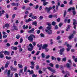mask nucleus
<instances>
[{"mask_svg": "<svg viewBox=\"0 0 77 77\" xmlns=\"http://www.w3.org/2000/svg\"><path fill=\"white\" fill-rule=\"evenodd\" d=\"M55 7V5H54L52 7H49V8L45 7V11L47 12V13H50V10L53 9H54Z\"/></svg>", "mask_w": 77, "mask_h": 77, "instance_id": "f257e3e1", "label": "nucleus"}, {"mask_svg": "<svg viewBox=\"0 0 77 77\" xmlns=\"http://www.w3.org/2000/svg\"><path fill=\"white\" fill-rule=\"evenodd\" d=\"M35 38V36L34 35H30L29 37L28 38V39L29 41H30V42H32L33 41V38Z\"/></svg>", "mask_w": 77, "mask_h": 77, "instance_id": "f03ea898", "label": "nucleus"}, {"mask_svg": "<svg viewBox=\"0 0 77 77\" xmlns=\"http://www.w3.org/2000/svg\"><path fill=\"white\" fill-rule=\"evenodd\" d=\"M71 10L73 11H72V13H73V15H75V14H76V12H75V8L71 7L68 9V11H71Z\"/></svg>", "mask_w": 77, "mask_h": 77, "instance_id": "7ed1b4c3", "label": "nucleus"}, {"mask_svg": "<svg viewBox=\"0 0 77 77\" xmlns=\"http://www.w3.org/2000/svg\"><path fill=\"white\" fill-rule=\"evenodd\" d=\"M47 68L50 71L52 72H53L54 73H55L56 72V71L54 70V69H53V68H51V67L49 66L47 67Z\"/></svg>", "mask_w": 77, "mask_h": 77, "instance_id": "20e7f679", "label": "nucleus"}, {"mask_svg": "<svg viewBox=\"0 0 77 77\" xmlns=\"http://www.w3.org/2000/svg\"><path fill=\"white\" fill-rule=\"evenodd\" d=\"M46 32H47L48 35H51L53 33V31L51 30H48L47 29L45 30Z\"/></svg>", "mask_w": 77, "mask_h": 77, "instance_id": "39448f33", "label": "nucleus"}, {"mask_svg": "<svg viewBox=\"0 0 77 77\" xmlns=\"http://www.w3.org/2000/svg\"><path fill=\"white\" fill-rule=\"evenodd\" d=\"M65 50V48H63L62 49H60V52L59 54H60V55H62L63 54V52Z\"/></svg>", "mask_w": 77, "mask_h": 77, "instance_id": "423d86ee", "label": "nucleus"}, {"mask_svg": "<svg viewBox=\"0 0 77 77\" xmlns=\"http://www.w3.org/2000/svg\"><path fill=\"white\" fill-rule=\"evenodd\" d=\"M66 66L67 68H69V69L70 70H71V66L70 65L69 63H67L66 64Z\"/></svg>", "mask_w": 77, "mask_h": 77, "instance_id": "0eeeda50", "label": "nucleus"}, {"mask_svg": "<svg viewBox=\"0 0 77 77\" xmlns=\"http://www.w3.org/2000/svg\"><path fill=\"white\" fill-rule=\"evenodd\" d=\"M34 30H35V29L32 28L31 30H29L28 32L29 33H34Z\"/></svg>", "mask_w": 77, "mask_h": 77, "instance_id": "6e6552de", "label": "nucleus"}, {"mask_svg": "<svg viewBox=\"0 0 77 77\" xmlns=\"http://www.w3.org/2000/svg\"><path fill=\"white\" fill-rule=\"evenodd\" d=\"M9 63H10V61H7L5 64V68H7L8 67V65H9Z\"/></svg>", "mask_w": 77, "mask_h": 77, "instance_id": "1a4fd4ad", "label": "nucleus"}, {"mask_svg": "<svg viewBox=\"0 0 77 77\" xmlns=\"http://www.w3.org/2000/svg\"><path fill=\"white\" fill-rule=\"evenodd\" d=\"M26 23H29V22H30V21H32L33 20L30 18H29L28 20L26 19L25 20Z\"/></svg>", "mask_w": 77, "mask_h": 77, "instance_id": "9d476101", "label": "nucleus"}, {"mask_svg": "<svg viewBox=\"0 0 77 77\" xmlns=\"http://www.w3.org/2000/svg\"><path fill=\"white\" fill-rule=\"evenodd\" d=\"M48 47V45L47 44H45L42 47V48L44 50H45V48H47Z\"/></svg>", "mask_w": 77, "mask_h": 77, "instance_id": "9b49d317", "label": "nucleus"}, {"mask_svg": "<svg viewBox=\"0 0 77 77\" xmlns=\"http://www.w3.org/2000/svg\"><path fill=\"white\" fill-rule=\"evenodd\" d=\"M74 38V35L73 34H71L70 36L69 37V40H71L72 38Z\"/></svg>", "mask_w": 77, "mask_h": 77, "instance_id": "f8f14e48", "label": "nucleus"}, {"mask_svg": "<svg viewBox=\"0 0 77 77\" xmlns=\"http://www.w3.org/2000/svg\"><path fill=\"white\" fill-rule=\"evenodd\" d=\"M73 25H75V24H77V20H76L75 19H73Z\"/></svg>", "mask_w": 77, "mask_h": 77, "instance_id": "ddd939ff", "label": "nucleus"}, {"mask_svg": "<svg viewBox=\"0 0 77 77\" xmlns=\"http://www.w3.org/2000/svg\"><path fill=\"white\" fill-rule=\"evenodd\" d=\"M10 74H11V70H9L7 72L8 77H10L9 76V75H10Z\"/></svg>", "mask_w": 77, "mask_h": 77, "instance_id": "4468645a", "label": "nucleus"}, {"mask_svg": "<svg viewBox=\"0 0 77 77\" xmlns=\"http://www.w3.org/2000/svg\"><path fill=\"white\" fill-rule=\"evenodd\" d=\"M33 47H31V48H29L28 49V50L29 51H32L33 50Z\"/></svg>", "mask_w": 77, "mask_h": 77, "instance_id": "2eb2a0df", "label": "nucleus"}, {"mask_svg": "<svg viewBox=\"0 0 77 77\" xmlns=\"http://www.w3.org/2000/svg\"><path fill=\"white\" fill-rule=\"evenodd\" d=\"M36 24H37V22L36 21H34L32 23V25H34V26H37V25H36Z\"/></svg>", "mask_w": 77, "mask_h": 77, "instance_id": "dca6fc26", "label": "nucleus"}, {"mask_svg": "<svg viewBox=\"0 0 77 77\" xmlns=\"http://www.w3.org/2000/svg\"><path fill=\"white\" fill-rule=\"evenodd\" d=\"M31 18H32V19H33V20H35V19H36V18H37V17L35 16H32L31 17Z\"/></svg>", "mask_w": 77, "mask_h": 77, "instance_id": "f3484780", "label": "nucleus"}, {"mask_svg": "<svg viewBox=\"0 0 77 77\" xmlns=\"http://www.w3.org/2000/svg\"><path fill=\"white\" fill-rule=\"evenodd\" d=\"M13 27L14 28L15 30H18V27H17V26L14 25L13 26Z\"/></svg>", "mask_w": 77, "mask_h": 77, "instance_id": "a211bd4d", "label": "nucleus"}, {"mask_svg": "<svg viewBox=\"0 0 77 77\" xmlns=\"http://www.w3.org/2000/svg\"><path fill=\"white\" fill-rule=\"evenodd\" d=\"M66 58L64 57L62 59V62H66Z\"/></svg>", "mask_w": 77, "mask_h": 77, "instance_id": "6ab92c4d", "label": "nucleus"}, {"mask_svg": "<svg viewBox=\"0 0 77 77\" xmlns=\"http://www.w3.org/2000/svg\"><path fill=\"white\" fill-rule=\"evenodd\" d=\"M4 57V55L2 54V52H0V58H3Z\"/></svg>", "mask_w": 77, "mask_h": 77, "instance_id": "aec40b11", "label": "nucleus"}, {"mask_svg": "<svg viewBox=\"0 0 77 77\" xmlns=\"http://www.w3.org/2000/svg\"><path fill=\"white\" fill-rule=\"evenodd\" d=\"M68 75L69 76V72H67V74L65 75L64 77H68Z\"/></svg>", "mask_w": 77, "mask_h": 77, "instance_id": "412c9836", "label": "nucleus"}, {"mask_svg": "<svg viewBox=\"0 0 77 77\" xmlns=\"http://www.w3.org/2000/svg\"><path fill=\"white\" fill-rule=\"evenodd\" d=\"M18 66L20 68H22L23 67V65L20 64H18Z\"/></svg>", "mask_w": 77, "mask_h": 77, "instance_id": "4be33fe9", "label": "nucleus"}, {"mask_svg": "<svg viewBox=\"0 0 77 77\" xmlns=\"http://www.w3.org/2000/svg\"><path fill=\"white\" fill-rule=\"evenodd\" d=\"M37 47H39V48H42V44H40L39 45V44H38L37 45Z\"/></svg>", "mask_w": 77, "mask_h": 77, "instance_id": "5701e85b", "label": "nucleus"}, {"mask_svg": "<svg viewBox=\"0 0 77 77\" xmlns=\"http://www.w3.org/2000/svg\"><path fill=\"white\" fill-rule=\"evenodd\" d=\"M6 58L7 59H8V60H9L10 59H11V57H8V56H6Z\"/></svg>", "mask_w": 77, "mask_h": 77, "instance_id": "b1692460", "label": "nucleus"}, {"mask_svg": "<svg viewBox=\"0 0 77 77\" xmlns=\"http://www.w3.org/2000/svg\"><path fill=\"white\" fill-rule=\"evenodd\" d=\"M47 4H48V2H43V5L44 6H46Z\"/></svg>", "mask_w": 77, "mask_h": 77, "instance_id": "393cba45", "label": "nucleus"}, {"mask_svg": "<svg viewBox=\"0 0 77 77\" xmlns=\"http://www.w3.org/2000/svg\"><path fill=\"white\" fill-rule=\"evenodd\" d=\"M51 59L52 60H56V57H53V56H52L51 57Z\"/></svg>", "mask_w": 77, "mask_h": 77, "instance_id": "a878e982", "label": "nucleus"}, {"mask_svg": "<svg viewBox=\"0 0 77 77\" xmlns=\"http://www.w3.org/2000/svg\"><path fill=\"white\" fill-rule=\"evenodd\" d=\"M56 23L54 21H53L52 22V24L53 25V26H54L55 25H56Z\"/></svg>", "mask_w": 77, "mask_h": 77, "instance_id": "bb28decb", "label": "nucleus"}, {"mask_svg": "<svg viewBox=\"0 0 77 77\" xmlns=\"http://www.w3.org/2000/svg\"><path fill=\"white\" fill-rule=\"evenodd\" d=\"M35 67L37 70H38V69H39V65L38 64L36 65Z\"/></svg>", "mask_w": 77, "mask_h": 77, "instance_id": "cd10ccee", "label": "nucleus"}, {"mask_svg": "<svg viewBox=\"0 0 77 77\" xmlns=\"http://www.w3.org/2000/svg\"><path fill=\"white\" fill-rule=\"evenodd\" d=\"M11 5L13 6H16V4L14 2H13L11 4Z\"/></svg>", "mask_w": 77, "mask_h": 77, "instance_id": "c85d7f7f", "label": "nucleus"}, {"mask_svg": "<svg viewBox=\"0 0 77 77\" xmlns=\"http://www.w3.org/2000/svg\"><path fill=\"white\" fill-rule=\"evenodd\" d=\"M16 37L17 39H19V38H20V35H16Z\"/></svg>", "mask_w": 77, "mask_h": 77, "instance_id": "c756f323", "label": "nucleus"}, {"mask_svg": "<svg viewBox=\"0 0 77 77\" xmlns=\"http://www.w3.org/2000/svg\"><path fill=\"white\" fill-rule=\"evenodd\" d=\"M72 4H73V3H72V0H71L69 2V5H72Z\"/></svg>", "mask_w": 77, "mask_h": 77, "instance_id": "7c9ffc66", "label": "nucleus"}, {"mask_svg": "<svg viewBox=\"0 0 77 77\" xmlns=\"http://www.w3.org/2000/svg\"><path fill=\"white\" fill-rule=\"evenodd\" d=\"M66 15V10H65L64 13V17H65V15Z\"/></svg>", "mask_w": 77, "mask_h": 77, "instance_id": "2f4dec72", "label": "nucleus"}, {"mask_svg": "<svg viewBox=\"0 0 77 77\" xmlns=\"http://www.w3.org/2000/svg\"><path fill=\"white\" fill-rule=\"evenodd\" d=\"M5 27H7L8 28L9 27V24H5Z\"/></svg>", "mask_w": 77, "mask_h": 77, "instance_id": "473e14b6", "label": "nucleus"}, {"mask_svg": "<svg viewBox=\"0 0 77 77\" xmlns=\"http://www.w3.org/2000/svg\"><path fill=\"white\" fill-rule=\"evenodd\" d=\"M47 28L48 30H50V29L51 28V26H48L47 27Z\"/></svg>", "mask_w": 77, "mask_h": 77, "instance_id": "72a5a7b5", "label": "nucleus"}, {"mask_svg": "<svg viewBox=\"0 0 77 77\" xmlns=\"http://www.w3.org/2000/svg\"><path fill=\"white\" fill-rule=\"evenodd\" d=\"M42 57V58H44L45 57V54L44 53H42L41 54Z\"/></svg>", "mask_w": 77, "mask_h": 77, "instance_id": "f704fd0d", "label": "nucleus"}, {"mask_svg": "<svg viewBox=\"0 0 77 77\" xmlns=\"http://www.w3.org/2000/svg\"><path fill=\"white\" fill-rule=\"evenodd\" d=\"M50 42H51V45H53V39H51L50 40Z\"/></svg>", "mask_w": 77, "mask_h": 77, "instance_id": "c9c22d12", "label": "nucleus"}, {"mask_svg": "<svg viewBox=\"0 0 77 77\" xmlns=\"http://www.w3.org/2000/svg\"><path fill=\"white\" fill-rule=\"evenodd\" d=\"M63 25V23H60L59 24V27H61Z\"/></svg>", "mask_w": 77, "mask_h": 77, "instance_id": "e433bc0d", "label": "nucleus"}, {"mask_svg": "<svg viewBox=\"0 0 77 77\" xmlns=\"http://www.w3.org/2000/svg\"><path fill=\"white\" fill-rule=\"evenodd\" d=\"M29 47H33V46H32V44L30 43L29 44V46H28L27 47H28V48H29Z\"/></svg>", "mask_w": 77, "mask_h": 77, "instance_id": "4c0bfd02", "label": "nucleus"}, {"mask_svg": "<svg viewBox=\"0 0 77 77\" xmlns=\"http://www.w3.org/2000/svg\"><path fill=\"white\" fill-rule=\"evenodd\" d=\"M55 67L56 68H59V64H56L55 66Z\"/></svg>", "mask_w": 77, "mask_h": 77, "instance_id": "58836bf2", "label": "nucleus"}, {"mask_svg": "<svg viewBox=\"0 0 77 77\" xmlns=\"http://www.w3.org/2000/svg\"><path fill=\"white\" fill-rule=\"evenodd\" d=\"M24 72H26V70H27V66H25L24 67Z\"/></svg>", "mask_w": 77, "mask_h": 77, "instance_id": "ea45409f", "label": "nucleus"}, {"mask_svg": "<svg viewBox=\"0 0 77 77\" xmlns=\"http://www.w3.org/2000/svg\"><path fill=\"white\" fill-rule=\"evenodd\" d=\"M49 66L51 67H53V64L52 63H50L49 64Z\"/></svg>", "mask_w": 77, "mask_h": 77, "instance_id": "a19ab883", "label": "nucleus"}, {"mask_svg": "<svg viewBox=\"0 0 77 77\" xmlns=\"http://www.w3.org/2000/svg\"><path fill=\"white\" fill-rule=\"evenodd\" d=\"M47 25H48V26H51V24L50 23L48 22L47 23Z\"/></svg>", "mask_w": 77, "mask_h": 77, "instance_id": "79ce46f5", "label": "nucleus"}, {"mask_svg": "<svg viewBox=\"0 0 77 77\" xmlns=\"http://www.w3.org/2000/svg\"><path fill=\"white\" fill-rule=\"evenodd\" d=\"M40 36H41V37H44L45 35L43 33H41L40 34Z\"/></svg>", "mask_w": 77, "mask_h": 77, "instance_id": "37998d69", "label": "nucleus"}, {"mask_svg": "<svg viewBox=\"0 0 77 77\" xmlns=\"http://www.w3.org/2000/svg\"><path fill=\"white\" fill-rule=\"evenodd\" d=\"M60 7H61V8H64V7H65V5L63 4L61 5H60Z\"/></svg>", "mask_w": 77, "mask_h": 77, "instance_id": "c03bdc74", "label": "nucleus"}, {"mask_svg": "<svg viewBox=\"0 0 77 77\" xmlns=\"http://www.w3.org/2000/svg\"><path fill=\"white\" fill-rule=\"evenodd\" d=\"M32 16H33V14L32 13H31L29 14V17H31V18H32Z\"/></svg>", "mask_w": 77, "mask_h": 77, "instance_id": "a18cd8bd", "label": "nucleus"}, {"mask_svg": "<svg viewBox=\"0 0 77 77\" xmlns=\"http://www.w3.org/2000/svg\"><path fill=\"white\" fill-rule=\"evenodd\" d=\"M70 49H71V48H69V47L67 48L66 50L67 51H69L70 50Z\"/></svg>", "mask_w": 77, "mask_h": 77, "instance_id": "49530a36", "label": "nucleus"}, {"mask_svg": "<svg viewBox=\"0 0 77 77\" xmlns=\"http://www.w3.org/2000/svg\"><path fill=\"white\" fill-rule=\"evenodd\" d=\"M2 37H3L4 38H6L7 37V35H3Z\"/></svg>", "mask_w": 77, "mask_h": 77, "instance_id": "de8ad7c7", "label": "nucleus"}, {"mask_svg": "<svg viewBox=\"0 0 77 77\" xmlns=\"http://www.w3.org/2000/svg\"><path fill=\"white\" fill-rule=\"evenodd\" d=\"M32 77H37V75H35V74H33L32 75Z\"/></svg>", "mask_w": 77, "mask_h": 77, "instance_id": "09e8293b", "label": "nucleus"}, {"mask_svg": "<svg viewBox=\"0 0 77 77\" xmlns=\"http://www.w3.org/2000/svg\"><path fill=\"white\" fill-rule=\"evenodd\" d=\"M31 63L32 65L35 66V63H34V62H31Z\"/></svg>", "mask_w": 77, "mask_h": 77, "instance_id": "8fccbe9b", "label": "nucleus"}, {"mask_svg": "<svg viewBox=\"0 0 77 77\" xmlns=\"http://www.w3.org/2000/svg\"><path fill=\"white\" fill-rule=\"evenodd\" d=\"M6 45L7 47H9L10 46H11V45H10L9 43H7L6 44Z\"/></svg>", "mask_w": 77, "mask_h": 77, "instance_id": "3c124183", "label": "nucleus"}, {"mask_svg": "<svg viewBox=\"0 0 77 77\" xmlns=\"http://www.w3.org/2000/svg\"><path fill=\"white\" fill-rule=\"evenodd\" d=\"M57 22H59L60 21V18H58L57 20Z\"/></svg>", "mask_w": 77, "mask_h": 77, "instance_id": "603ef678", "label": "nucleus"}, {"mask_svg": "<svg viewBox=\"0 0 77 77\" xmlns=\"http://www.w3.org/2000/svg\"><path fill=\"white\" fill-rule=\"evenodd\" d=\"M8 51H5L4 52V54L5 55H6V54H8Z\"/></svg>", "mask_w": 77, "mask_h": 77, "instance_id": "864d4df0", "label": "nucleus"}, {"mask_svg": "<svg viewBox=\"0 0 77 77\" xmlns=\"http://www.w3.org/2000/svg\"><path fill=\"white\" fill-rule=\"evenodd\" d=\"M40 30H37V33L38 34H39L40 33Z\"/></svg>", "mask_w": 77, "mask_h": 77, "instance_id": "5fc2aeb1", "label": "nucleus"}, {"mask_svg": "<svg viewBox=\"0 0 77 77\" xmlns=\"http://www.w3.org/2000/svg\"><path fill=\"white\" fill-rule=\"evenodd\" d=\"M14 45H18V42H16L14 43Z\"/></svg>", "mask_w": 77, "mask_h": 77, "instance_id": "6e6d98bb", "label": "nucleus"}, {"mask_svg": "<svg viewBox=\"0 0 77 77\" xmlns=\"http://www.w3.org/2000/svg\"><path fill=\"white\" fill-rule=\"evenodd\" d=\"M34 66H35L32 65L30 66V67L31 69H34Z\"/></svg>", "mask_w": 77, "mask_h": 77, "instance_id": "4d7b16f0", "label": "nucleus"}, {"mask_svg": "<svg viewBox=\"0 0 77 77\" xmlns=\"http://www.w3.org/2000/svg\"><path fill=\"white\" fill-rule=\"evenodd\" d=\"M15 14H14L13 15H12V18H14L15 17Z\"/></svg>", "mask_w": 77, "mask_h": 77, "instance_id": "13d9d810", "label": "nucleus"}, {"mask_svg": "<svg viewBox=\"0 0 77 77\" xmlns=\"http://www.w3.org/2000/svg\"><path fill=\"white\" fill-rule=\"evenodd\" d=\"M14 65L15 66H16L17 65V61H14Z\"/></svg>", "mask_w": 77, "mask_h": 77, "instance_id": "bf43d9fd", "label": "nucleus"}, {"mask_svg": "<svg viewBox=\"0 0 77 77\" xmlns=\"http://www.w3.org/2000/svg\"><path fill=\"white\" fill-rule=\"evenodd\" d=\"M68 23H70L71 22V20L69 19H68L67 20Z\"/></svg>", "mask_w": 77, "mask_h": 77, "instance_id": "052dcab7", "label": "nucleus"}, {"mask_svg": "<svg viewBox=\"0 0 77 77\" xmlns=\"http://www.w3.org/2000/svg\"><path fill=\"white\" fill-rule=\"evenodd\" d=\"M52 17H53V16L51 15H50L49 16H48V18H52Z\"/></svg>", "mask_w": 77, "mask_h": 77, "instance_id": "680f3d73", "label": "nucleus"}, {"mask_svg": "<svg viewBox=\"0 0 77 77\" xmlns=\"http://www.w3.org/2000/svg\"><path fill=\"white\" fill-rule=\"evenodd\" d=\"M64 4H67V1H64L63 2Z\"/></svg>", "mask_w": 77, "mask_h": 77, "instance_id": "e2e57ef3", "label": "nucleus"}, {"mask_svg": "<svg viewBox=\"0 0 77 77\" xmlns=\"http://www.w3.org/2000/svg\"><path fill=\"white\" fill-rule=\"evenodd\" d=\"M50 57V55H48L46 56V59H48L49 57Z\"/></svg>", "mask_w": 77, "mask_h": 77, "instance_id": "0e129e2a", "label": "nucleus"}, {"mask_svg": "<svg viewBox=\"0 0 77 77\" xmlns=\"http://www.w3.org/2000/svg\"><path fill=\"white\" fill-rule=\"evenodd\" d=\"M19 51L20 52H21V51H23V49L22 48H20L19 49Z\"/></svg>", "mask_w": 77, "mask_h": 77, "instance_id": "69168bd1", "label": "nucleus"}, {"mask_svg": "<svg viewBox=\"0 0 77 77\" xmlns=\"http://www.w3.org/2000/svg\"><path fill=\"white\" fill-rule=\"evenodd\" d=\"M25 14L26 15H28L29 14V11H26L25 12Z\"/></svg>", "mask_w": 77, "mask_h": 77, "instance_id": "338daca9", "label": "nucleus"}, {"mask_svg": "<svg viewBox=\"0 0 77 77\" xmlns=\"http://www.w3.org/2000/svg\"><path fill=\"white\" fill-rule=\"evenodd\" d=\"M43 19V17L42 16H41L39 17L40 20H42Z\"/></svg>", "mask_w": 77, "mask_h": 77, "instance_id": "774afa93", "label": "nucleus"}]
</instances>
